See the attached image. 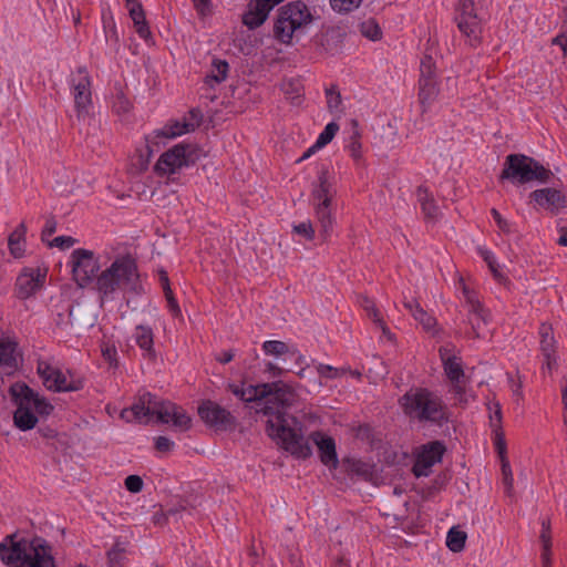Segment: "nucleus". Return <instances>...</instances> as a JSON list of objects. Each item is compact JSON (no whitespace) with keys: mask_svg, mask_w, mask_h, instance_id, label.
<instances>
[{"mask_svg":"<svg viewBox=\"0 0 567 567\" xmlns=\"http://www.w3.org/2000/svg\"><path fill=\"white\" fill-rule=\"evenodd\" d=\"M420 79H426V80H436L435 79V65L433 62V59L429 55H425L420 65Z\"/></svg>","mask_w":567,"mask_h":567,"instance_id":"nucleus-45","label":"nucleus"},{"mask_svg":"<svg viewBox=\"0 0 567 567\" xmlns=\"http://www.w3.org/2000/svg\"><path fill=\"white\" fill-rule=\"evenodd\" d=\"M284 0H250L247 11L243 14V23L250 30L260 27L268 18L272 8Z\"/></svg>","mask_w":567,"mask_h":567,"instance_id":"nucleus-17","label":"nucleus"},{"mask_svg":"<svg viewBox=\"0 0 567 567\" xmlns=\"http://www.w3.org/2000/svg\"><path fill=\"white\" fill-rule=\"evenodd\" d=\"M467 535L465 532L452 527L446 537V545L453 553H460L465 547Z\"/></svg>","mask_w":567,"mask_h":567,"instance_id":"nucleus-36","label":"nucleus"},{"mask_svg":"<svg viewBox=\"0 0 567 567\" xmlns=\"http://www.w3.org/2000/svg\"><path fill=\"white\" fill-rule=\"evenodd\" d=\"M317 371L320 377L327 379H337L346 373V369H338L329 364L320 363L317 367Z\"/></svg>","mask_w":567,"mask_h":567,"instance_id":"nucleus-47","label":"nucleus"},{"mask_svg":"<svg viewBox=\"0 0 567 567\" xmlns=\"http://www.w3.org/2000/svg\"><path fill=\"white\" fill-rule=\"evenodd\" d=\"M262 349L266 354L275 357L289 354L291 350V348L286 342L278 340L265 341Z\"/></svg>","mask_w":567,"mask_h":567,"instance_id":"nucleus-41","label":"nucleus"},{"mask_svg":"<svg viewBox=\"0 0 567 567\" xmlns=\"http://www.w3.org/2000/svg\"><path fill=\"white\" fill-rule=\"evenodd\" d=\"M315 215L319 224V235L327 241L333 230L334 219L331 214V205H315Z\"/></svg>","mask_w":567,"mask_h":567,"instance_id":"nucleus-25","label":"nucleus"},{"mask_svg":"<svg viewBox=\"0 0 567 567\" xmlns=\"http://www.w3.org/2000/svg\"><path fill=\"white\" fill-rule=\"evenodd\" d=\"M293 231L300 236H303L308 240H312L315 238V228L311 221L300 223L293 226Z\"/></svg>","mask_w":567,"mask_h":567,"instance_id":"nucleus-56","label":"nucleus"},{"mask_svg":"<svg viewBox=\"0 0 567 567\" xmlns=\"http://www.w3.org/2000/svg\"><path fill=\"white\" fill-rule=\"evenodd\" d=\"M130 17L134 22L137 34L142 39H148L152 34L145 18V11L140 0H125Z\"/></svg>","mask_w":567,"mask_h":567,"instance_id":"nucleus-23","label":"nucleus"},{"mask_svg":"<svg viewBox=\"0 0 567 567\" xmlns=\"http://www.w3.org/2000/svg\"><path fill=\"white\" fill-rule=\"evenodd\" d=\"M451 391L456 396V400H457L458 403H461V404H466L467 403V399L465 396V389H464V385H463V381L452 382Z\"/></svg>","mask_w":567,"mask_h":567,"instance_id":"nucleus-60","label":"nucleus"},{"mask_svg":"<svg viewBox=\"0 0 567 567\" xmlns=\"http://www.w3.org/2000/svg\"><path fill=\"white\" fill-rule=\"evenodd\" d=\"M361 32L364 37L370 40H379L382 35V31L377 23H363Z\"/></svg>","mask_w":567,"mask_h":567,"instance_id":"nucleus-54","label":"nucleus"},{"mask_svg":"<svg viewBox=\"0 0 567 567\" xmlns=\"http://www.w3.org/2000/svg\"><path fill=\"white\" fill-rule=\"evenodd\" d=\"M196 124L189 123L186 118L167 123L163 128L155 130L151 135L145 136V153L140 152L138 163L142 169H146L154 152L159 150L162 143L182 134L194 132Z\"/></svg>","mask_w":567,"mask_h":567,"instance_id":"nucleus-8","label":"nucleus"},{"mask_svg":"<svg viewBox=\"0 0 567 567\" xmlns=\"http://www.w3.org/2000/svg\"><path fill=\"white\" fill-rule=\"evenodd\" d=\"M494 406V413L489 415V424L493 430V432H504L502 427V408L498 402L493 403Z\"/></svg>","mask_w":567,"mask_h":567,"instance_id":"nucleus-50","label":"nucleus"},{"mask_svg":"<svg viewBox=\"0 0 567 567\" xmlns=\"http://www.w3.org/2000/svg\"><path fill=\"white\" fill-rule=\"evenodd\" d=\"M82 388V379H71L69 381L66 375L60 369L54 371V380L51 385H49V390L53 392H72L79 391Z\"/></svg>","mask_w":567,"mask_h":567,"instance_id":"nucleus-31","label":"nucleus"},{"mask_svg":"<svg viewBox=\"0 0 567 567\" xmlns=\"http://www.w3.org/2000/svg\"><path fill=\"white\" fill-rule=\"evenodd\" d=\"M467 321L471 324L473 338H484L487 330V320L485 310H468Z\"/></svg>","mask_w":567,"mask_h":567,"instance_id":"nucleus-33","label":"nucleus"},{"mask_svg":"<svg viewBox=\"0 0 567 567\" xmlns=\"http://www.w3.org/2000/svg\"><path fill=\"white\" fill-rule=\"evenodd\" d=\"M417 200L426 220H436L440 209L435 203L434 197L426 187L419 186L416 189Z\"/></svg>","mask_w":567,"mask_h":567,"instance_id":"nucleus-30","label":"nucleus"},{"mask_svg":"<svg viewBox=\"0 0 567 567\" xmlns=\"http://www.w3.org/2000/svg\"><path fill=\"white\" fill-rule=\"evenodd\" d=\"M25 234L27 225L20 223L17 228L9 235L8 247L10 255L14 258H22L25 251Z\"/></svg>","mask_w":567,"mask_h":567,"instance_id":"nucleus-28","label":"nucleus"},{"mask_svg":"<svg viewBox=\"0 0 567 567\" xmlns=\"http://www.w3.org/2000/svg\"><path fill=\"white\" fill-rule=\"evenodd\" d=\"M18 343L12 340L0 341V370L6 374H12L19 369L16 351Z\"/></svg>","mask_w":567,"mask_h":567,"instance_id":"nucleus-24","label":"nucleus"},{"mask_svg":"<svg viewBox=\"0 0 567 567\" xmlns=\"http://www.w3.org/2000/svg\"><path fill=\"white\" fill-rule=\"evenodd\" d=\"M101 352L102 357L111 368L116 369L118 367L117 351L113 343L102 342Z\"/></svg>","mask_w":567,"mask_h":567,"instance_id":"nucleus-42","label":"nucleus"},{"mask_svg":"<svg viewBox=\"0 0 567 567\" xmlns=\"http://www.w3.org/2000/svg\"><path fill=\"white\" fill-rule=\"evenodd\" d=\"M404 307L412 313L414 319L419 321L423 329L427 332H435L436 319L429 315L419 303L416 299L405 300Z\"/></svg>","mask_w":567,"mask_h":567,"instance_id":"nucleus-26","label":"nucleus"},{"mask_svg":"<svg viewBox=\"0 0 567 567\" xmlns=\"http://www.w3.org/2000/svg\"><path fill=\"white\" fill-rule=\"evenodd\" d=\"M553 44L559 45L563 51L564 55L567 56V34L563 33L553 39Z\"/></svg>","mask_w":567,"mask_h":567,"instance_id":"nucleus-64","label":"nucleus"},{"mask_svg":"<svg viewBox=\"0 0 567 567\" xmlns=\"http://www.w3.org/2000/svg\"><path fill=\"white\" fill-rule=\"evenodd\" d=\"M334 193L329 168L322 166L318 173V182L313 184L311 192L315 205H331Z\"/></svg>","mask_w":567,"mask_h":567,"instance_id":"nucleus-21","label":"nucleus"},{"mask_svg":"<svg viewBox=\"0 0 567 567\" xmlns=\"http://www.w3.org/2000/svg\"><path fill=\"white\" fill-rule=\"evenodd\" d=\"M326 95L327 105L330 111H333L341 104V94L337 90L336 85H331L330 87L326 89Z\"/></svg>","mask_w":567,"mask_h":567,"instance_id":"nucleus-51","label":"nucleus"},{"mask_svg":"<svg viewBox=\"0 0 567 567\" xmlns=\"http://www.w3.org/2000/svg\"><path fill=\"white\" fill-rule=\"evenodd\" d=\"M445 452V445L440 441H433L422 446L412 467V473L416 477L427 476L430 468L442 461Z\"/></svg>","mask_w":567,"mask_h":567,"instance_id":"nucleus-12","label":"nucleus"},{"mask_svg":"<svg viewBox=\"0 0 567 567\" xmlns=\"http://www.w3.org/2000/svg\"><path fill=\"white\" fill-rule=\"evenodd\" d=\"M157 422L168 424L172 422L173 426L182 432L188 431L192 427V419L185 410L171 401H161L158 410L155 411Z\"/></svg>","mask_w":567,"mask_h":567,"instance_id":"nucleus-13","label":"nucleus"},{"mask_svg":"<svg viewBox=\"0 0 567 567\" xmlns=\"http://www.w3.org/2000/svg\"><path fill=\"white\" fill-rule=\"evenodd\" d=\"M9 393L17 410L13 413L14 425L21 431L32 430L38 423V416L31 411L30 398L32 389L24 382L10 385Z\"/></svg>","mask_w":567,"mask_h":567,"instance_id":"nucleus-9","label":"nucleus"},{"mask_svg":"<svg viewBox=\"0 0 567 567\" xmlns=\"http://www.w3.org/2000/svg\"><path fill=\"white\" fill-rule=\"evenodd\" d=\"M405 415L442 426L450 421L449 408L440 395L426 388L408 391L400 400Z\"/></svg>","mask_w":567,"mask_h":567,"instance_id":"nucleus-4","label":"nucleus"},{"mask_svg":"<svg viewBox=\"0 0 567 567\" xmlns=\"http://www.w3.org/2000/svg\"><path fill=\"white\" fill-rule=\"evenodd\" d=\"M359 303L367 311V315L373 320V322L381 318L379 309L375 307L373 300H371L369 297L360 296Z\"/></svg>","mask_w":567,"mask_h":567,"instance_id":"nucleus-46","label":"nucleus"},{"mask_svg":"<svg viewBox=\"0 0 567 567\" xmlns=\"http://www.w3.org/2000/svg\"><path fill=\"white\" fill-rule=\"evenodd\" d=\"M76 243V239L71 236H58L51 243L50 246H55L61 249H68Z\"/></svg>","mask_w":567,"mask_h":567,"instance_id":"nucleus-57","label":"nucleus"},{"mask_svg":"<svg viewBox=\"0 0 567 567\" xmlns=\"http://www.w3.org/2000/svg\"><path fill=\"white\" fill-rule=\"evenodd\" d=\"M529 199L537 206L550 213L557 214L566 207V196L556 188L545 187L535 189L529 194Z\"/></svg>","mask_w":567,"mask_h":567,"instance_id":"nucleus-19","label":"nucleus"},{"mask_svg":"<svg viewBox=\"0 0 567 567\" xmlns=\"http://www.w3.org/2000/svg\"><path fill=\"white\" fill-rule=\"evenodd\" d=\"M440 357L443 361L444 372L450 379L451 382L463 381L465 378L464 370L462 363L458 358L455 355L446 357L447 350L445 348H441L439 350Z\"/></svg>","mask_w":567,"mask_h":567,"instance_id":"nucleus-29","label":"nucleus"},{"mask_svg":"<svg viewBox=\"0 0 567 567\" xmlns=\"http://www.w3.org/2000/svg\"><path fill=\"white\" fill-rule=\"evenodd\" d=\"M213 72L205 78V82L210 84L212 81L221 83L226 80L229 70V64L225 60L214 59L213 60Z\"/></svg>","mask_w":567,"mask_h":567,"instance_id":"nucleus-37","label":"nucleus"},{"mask_svg":"<svg viewBox=\"0 0 567 567\" xmlns=\"http://www.w3.org/2000/svg\"><path fill=\"white\" fill-rule=\"evenodd\" d=\"M313 43L323 52L336 54L341 49L342 34L340 33L339 29L328 28L326 30H321L313 38Z\"/></svg>","mask_w":567,"mask_h":567,"instance_id":"nucleus-22","label":"nucleus"},{"mask_svg":"<svg viewBox=\"0 0 567 567\" xmlns=\"http://www.w3.org/2000/svg\"><path fill=\"white\" fill-rule=\"evenodd\" d=\"M125 553V545L116 540L113 547L106 553L109 567H123Z\"/></svg>","mask_w":567,"mask_h":567,"instance_id":"nucleus-38","label":"nucleus"},{"mask_svg":"<svg viewBox=\"0 0 567 567\" xmlns=\"http://www.w3.org/2000/svg\"><path fill=\"white\" fill-rule=\"evenodd\" d=\"M360 134L358 131L353 132V135L351 136V143H350V152L351 156L354 159H359L361 157V143L359 141Z\"/></svg>","mask_w":567,"mask_h":567,"instance_id":"nucleus-59","label":"nucleus"},{"mask_svg":"<svg viewBox=\"0 0 567 567\" xmlns=\"http://www.w3.org/2000/svg\"><path fill=\"white\" fill-rule=\"evenodd\" d=\"M542 354L556 353V340L551 324L543 322L539 327Z\"/></svg>","mask_w":567,"mask_h":567,"instance_id":"nucleus-35","label":"nucleus"},{"mask_svg":"<svg viewBox=\"0 0 567 567\" xmlns=\"http://www.w3.org/2000/svg\"><path fill=\"white\" fill-rule=\"evenodd\" d=\"M482 257L486 261L489 270L492 271L495 279L501 280L503 275L498 270V265L493 256V254L488 250H482Z\"/></svg>","mask_w":567,"mask_h":567,"instance_id":"nucleus-53","label":"nucleus"},{"mask_svg":"<svg viewBox=\"0 0 567 567\" xmlns=\"http://www.w3.org/2000/svg\"><path fill=\"white\" fill-rule=\"evenodd\" d=\"M200 420L216 431H230L236 427V417L225 408L212 400H204L197 408Z\"/></svg>","mask_w":567,"mask_h":567,"instance_id":"nucleus-11","label":"nucleus"},{"mask_svg":"<svg viewBox=\"0 0 567 567\" xmlns=\"http://www.w3.org/2000/svg\"><path fill=\"white\" fill-rule=\"evenodd\" d=\"M30 406L34 408L35 412L41 416L50 415L54 406L43 396H40L32 390V398H30Z\"/></svg>","mask_w":567,"mask_h":567,"instance_id":"nucleus-40","label":"nucleus"},{"mask_svg":"<svg viewBox=\"0 0 567 567\" xmlns=\"http://www.w3.org/2000/svg\"><path fill=\"white\" fill-rule=\"evenodd\" d=\"M456 22L460 31L467 38L476 39L480 29V20L474 9L473 0H460L457 8Z\"/></svg>","mask_w":567,"mask_h":567,"instance_id":"nucleus-16","label":"nucleus"},{"mask_svg":"<svg viewBox=\"0 0 567 567\" xmlns=\"http://www.w3.org/2000/svg\"><path fill=\"white\" fill-rule=\"evenodd\" d=\"M47 269L24 268L16 281L17 296L27 299L33 295L44 281Z\"/></svg>","mask_w":567,"mask_h":567,"instance_id":"nucleus-18","label":"nucleus"},{"mask_svg":"<svg viewBox=\"0 0 567 567\" xmlns=\"http://www.w3.org/2000/svg\"><path fill=\"white\" fill-rule=\"evenodd\" d=\"M0 559L8 567H55L52 548L44 539L29 540L17 533L0 543Z\"/></svg>","mask_w":567,"mask_h":567,"instance_id":"nucleus-2","label":"nucleus"},{"mask_svg":"<svg viewBox=\"0 0 567 567\" xmlns=\"http://www.w3.org/2000/svg\"><path fill=\"white\" fill-rule=\"evenodd\" d=\"M270 385L269 396L259 409L269 416L266 422V433L285 451L297 458H307L311 455L309 441L302 433L301 423L292 415L286 413L295 401L293 389L282 381L267 383Z\"/></svg>","mask_w":567,"mask_h":567,"instance_id":"nucleus-1","label":"nucleus"},{"mask_svg":"<svg viewBox=\"0 0 567 567\" xmlns=\"http://www.w3.org/2000/svg\"><path fill=\"white\" fill-rule=\"evenodd\" d=\"M554 173L533 157L524 154H509L506 156L498 181H509L523 185L533 181L548 183Z\"/></svg>","mask_w":567,"mask_h":567,"instance_id":"nucleus-5","label":"nucleus"},{"mask_svg":"<svg viewBox=\"0 0 567 567\" xmlns=\"http://www.w3.org/2000/svg\"><path fill=\"white\" fill-rule=\"evenodd\" d=\"M203 155V150L197 145L179 143L159 156L154 171L158 176L174 174L184 166L196 164Z\"/></svg>","mask_w":567,"mask_h":567,"instance_id":"nucleus-7","label":"nucleus"},{"mask_svg":"<svg viewBox=\"0 0 567 567\" xmlns=\"http://www.w3.org/2000/svg\"><path fill=\"white\" fill-rule=\"evenodd\" d=\"M362 0H330L333 10L339 12H349L360 6Z\"/></svg>","mask_w":567,"mask_h":567,"instance_id":"nucleus-48","label":"nucleus"},{"mask_svg":"<svg viewBox=\"0 0 567 567\" xmlns=\"http://www.w3.org/2000/svg\"><path fill=\"white\" fill-rule=\"evenodd\" d=\"M124 485L128 492L136 494L143 489L144 483L141 476L128 475L124 481Z\"/></svg>","mask_w":567,"mask_h":567,"instance_id":"nucleus-52","label":"nucleus"},{"mask_svg":"<svg viewBox=\"0 0 567 567\" xmlns=\"http://www.w3.org/2000/svg\"><path fill=\"white\" fill-rule=\"evenodd\" d=\"M439 94L436 80H419V99L422 105L432 103Z\"/></svg>","mask_w":567,"mask_h":567,"instance_id":"nucleus-34","label":"nucleus"},{"mask_svg":"<svg viewBox=\"0 0 567 567\" xmlns=\"http://www.w3.org/2000/svg\"><path fill=\"white\" fill-rule=\"evenodd\" d=\"M313 20L308 6L292 1L279 8L274 23V37L284 44H290L293 33Z\"/></svg>","mask_w":567,"mask_h":567,"instance_id":"nucleus-6","label":"nucleus"},{"mask_svg":"<svg viewBox=\"0 0 567 567\" xmlns=\"http://www.w3.org/2000/svg\"><path fill=\"white\" fill-rule=\"evenodd\" d=\"M245 402L261 401L269 396L270 385H267V383L249 385L245 389Z\"/></svg>","mask_w":567,"mask_h":567,"instance_id":"nucleus-39","label":"nucleus"},{"mask_svg":"<svg viewBox=\"0 0 567 567\" xmlns=\"http://www.w3.org/2000/svg\"><path fill=\"white\" fill-rule=\"evenodd\" d=\"M338 131L339 125L336 122L328 123L317 140V147H323L329 144Z\"/></svg>","mask_w":567,"mask_h":567,"instance_id":"nucleus-43","label":"nucleus"},{"mask_svg":"<svg viewBox=\"0 0 567 567\" xmlns=\"http://www.w3.org/2000/svg\"><path fill=\"white\" fill-rule=\"evenodd\" d=\"M95 289L102 303L113 300L117 290L138 293L142 286L135 259L130 255L117 257L96 277Z\"/></svg>","mask_w":567,"mask_h":567,"instance_id":"nucleus-3","label":"nucleus"},{"mask_svg":"<svg viewBox=\"0 0 567 567\" xmlns=\"http://www.w3.org/2000/svg\"><path fill=\"white\" fill-rule=\"evenodd\" d=\"M463 293H464L466 301L470 306V310H482V308H483L482 305L480 303L478 300H476L474 298L473 292H471L470 289L465 285H463Z\"/></svg>","mask_w":567,"mask_h":567,"instance_id":"nucleus-61","label":"nucleus"},{"mask_svg":"<svg viewBox=\"0 0 567 567\" xmlns=\"http://www.w3.org/2000/svg\"><path fill=\"white\" fill-rule=\"evenodd\" d=\"M113 109L117 114H125L131 111L132 104L122 91H120L116 94L114 103H113Z\"/></svg>","mask_w":567,"mask_h":567,"instance_id":"nucleus-49","label":"nucleus"},{"mask_svg":"<svg viewBox=\"0 0 567 567\" xmlns=\"http://www.w3.org/2000/svg\"><path fill=\"white\" fill-rule=\"evenodd\" d=\"M70 265L74 280L80 287H85L99 276L100 260L94 251L76 248L71 252Z\"/></svg>","mask_w":567,"mask_h":567,"instance_id":"nucleus-10","label":"nucleus"},{"mask_svg":"<svg viewBox=\"0 0 567 567\" xmlns=\"http://www.w3.org/2000/svg\"><path fill=\"white\" fill-rule=\"evenodd\" d=\"M346 471L370 482L374 474V465L355 458H343Z\"/></svg>","mask_w":567,"mask_h":567,"instance_id":"nucleus-32","label":"nucleus"},{"mask_svg":"<svg viewBox=\"0 0 567 567\" xmlns=\"http://www.w3.org/2000/svg\"><path fill=\"white\" fill-rule=\"evenodd\" d=\"M135 340L137 346L145 352L144 357L154 361L156 359V352L154 349V334L151 327L137 326L135 329Z\"/></svg>","mask_w":567,"mask_h":567,"instance_id":"nucleus-27","label":"nucleus"},{"mask_svg":"<svg viewBox=\"0 0 567 567\" xmlns=\"http://www.w3.org/2000/svg\"><path fill=\"white\" fill-rule=\"evenodd\" d=\"M372 427L369 424H361L358 426L355 436L361 440H370L372 437Z\"/></svg>","mask_w":567,"mask_h":567,"instance_id":"nucleus-63","label":"nucleus"},{"mask_svg":"<svg viewBox=\"0 0 567 567\" xmlns=\"http://www.w3.org/2000/svg\"><path fill=\"white\" fill-rule=\"evenodd\" d=\"M37 370H38V374L40 375V378L43 381V384L49 390V385H51V383L54 380V371L56 370V368L51 367V364H49L48 362L40 361L38 363Z\"/></svg>","mask_w":567,"mask_h":567,"instance_id":"nucleus-44","label":"nucleus"},{"mask_svg":"<svg viewBox=\"0 0 567 567\" xmlns=\"http://www.w3.org/2000/svg\"><path fill=\"white\" fill-rule=\"evenodd\" d=\"M194 7L197 10L198 14L202 17L210 13L212 11V2L210 0H193Z\"/></svg>","mask_w":567,"mask_h":567,"instance_id":"nucleus-62","label":"nucleus"},{"mask_svg":"<svg viewBox=\"0 0 567 567\" xmlns=\"http://www.w3.org/2000/svg\"><path fill=\"white\" fill-rule=\"evenodd\" d=\"M159 404L161 401L157 400L154 394L145 392L138 396L137 401L134 402L131 408L122 410L121 419L126 422H142L143 417L155 415V411L158 410Z\"/></svg>","mask_w":567,"mask_h":567,"instance_id":"nucleus-15","label":"nucleus"},{"mask_svg":"<svg viewBox=\"0 0 567 567\" xmlns=\"http://www.w3.org/2000/svg\"><path fill=\"white\" fill-rule=\"evenodd\" d=\"M310 437L318 446L321 462L330 468H337L339 460L334 440L319 431L312 432Z\"/></svg>","mask_w":567,"mask_h":567,"instance_id":"nucleus-20","label":"nucleus"},{"mask_svg":"<svg viewBox=\"0 0 567 567\" xmlns=\"http://www.w3.org/2000/svg\"><path fill=\"white\" fill-rule=\"evenodd\" d=\"M173 447H174V442L171 441L168 437L161 435L155 439L156 451L166 453V452L172 451Z\"/></svg>","mask_w":567,"mask_h":567,"instance_id":"nucleus-58","label":"nucleus"},{"mask_svg":"<svg viewBox=\"0 0 567 567\" xmlns=\"http://www.w3.org/2000/svg\"><path fill=\"white\" fill-rule=\"evenodd\" d=\"M495 450L499 458L507 457V446L504 432H493Z\"/></svg>","mask_w":567,"mask_h":567,"instance_id":"nucleus-55","label":"nucleus"},{"mask_svg":"<svg viewBox=\"0 0 567 567\" xmlns=\"http://www.w3.org/2000/svg\"><path fill=\"white\" fill-rule=\"evenodd\" d=\"M79 80H72L74 87V105L79 118L89 114L92 105L91 79L84 66L78 69Z\"/></svg>","mask_w":567,"mask_h":567,"instance_id":"nucleus-14","label":"nucleus"}]
</instances>
